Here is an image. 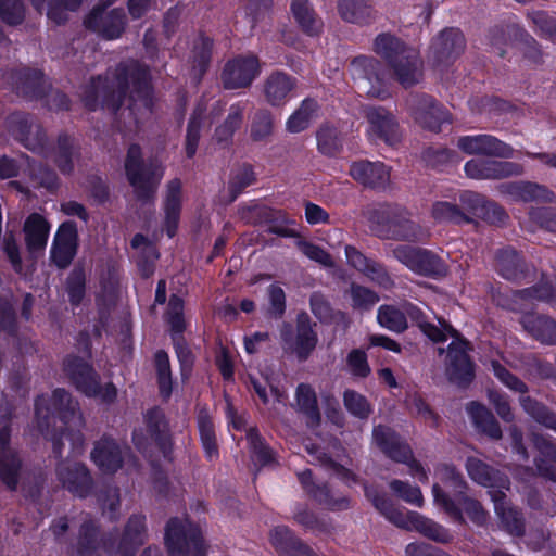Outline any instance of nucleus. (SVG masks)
<instances>
[{
  "instance_id": "42",
  "label": "nucleus",
  "mask_w": 556,
  "mask_h": 556,
  "mask_svg": "<svg viewBox=\"0 0 556 556\" xmlns=\"http://www.w3.org/2000/svg\"><path fill=\"white\" fill-rule=\"evenodd\" d=\"M339 11L342 18L351 23L367 22L371 14L367 0H340Z\"/></svg>"
},
{
  "instance_id": "28",
  "label": "nucleus",
  "mask_w": 556,
  "mask_h": 556,
  "mask_svg": "<svg viewBox=\"0 0 556 556\" xmlns=\"http://www.w3.org/2000/svg\"><path fill=\"white\" fill-rule=\"evenodd\" d=\"M463 34L456 28L442 31L432 42L431 49L439 62H448L464 50Z\"/></svg>"
},
{
  "instance_id": "47",
  "label": "nucleus",
  "mask_w": 556,
  "mask_h": 556,
  "mask_svg": "<svg viewBox=\"0 0 556 556\" xmlns=\"http://www.w3.org/2000/svg\"><path fill=\"white\" fill-rule=\"evenodd\" d=\"M247 439L251 447L252 458L260 466L268 465L273 460L270 450L263 443L258 432L254 428L247 430Z\"/></svg>"
},
{
  "instance_id": "11",
  "label": "nucleus",
  "mask_w": 556,
  "mask_h": 556,
  "mask_svg": "<svg viewBox=\"0 0 556 556\" xmlns=\"http://www.w3.org/2000/svg\"><path fill=\"white\" fill-rule=\"evenodd\" d=\"M392 254L394 258L416 274L443 276L446 273L444 263L428 250L400 245L393 249Z\"/></svg>"
},
{
  "instance_id": "29",
  "label": "nucleus",
  "mask_w": 556,
  "mask_h": 556,
  "mask_svg": "<svg viewBox=\"0 0 556 556\" xmlns=\"http://www.w3.org/2000/svg\"><path fill=\"white\" fill-rule=\"evenodd\" d=\"M25 241L31 254L42 252L47 245L50 225L39 214H31L24 224Z\"/></svg>"
},
{
  "instance_id": "55",
  "label": "nucleus",
  "mask_w": 556,
  "mask_h": 556,
  "mask_svg": "<svg viewBox=\"0 0 556 556\" xmlns=\"http://www.w3.org/2000/svg\"><path fill=\"white\" fill-rule=\"evenodd\" d=\"M273 130V116L267 111H260L255 114L251 124V136L254 140H262L268 137Z\"/></svg>"
},
{
  "instance_id": "54",
  "label": "nucleus",
  "mask_w": 556,
  "mask_h": 556,
  "mask_svg": "<svg viewBox=\"0 0 556 556\" xmlns=\"http://www.w3.org/2000/svg\"><path fill=\"white\" fill-rule=\"evenodd\" d=\"M202 119L203 111L199 108L191 117L187 129L186 152L189 157H192L195 154Z\"/></svg>"
},
{
  "instance_id": "3",
  "label": "nucleus",
  "mask_w": 556,
  "mask_h": 556,
  "mask_svg": "<svg viewBox=\"0 0 556 556\" xmlns=\"http://www.w3.org/2000/svg\"><path fill=\"white\" fill-rule=\"evenodd\" d=\"M466 468L475 482L490 489L489 493L494 502L495 511L506 529L511 534H521L522 522L519 513L505 502L503 489H508V480L497 476L486 464L476 457L467 459Z\"/></svg>"
},
{
  "instance_id": "20",
  "label": "nucleus",
  "mask_w": 556,
  "mask_h": 556,
  "mask_svg": "<svg viewBox=\"0 0 556 556\" xmlns=\"http://www.w3.org/2000/svg\"><path fill=\"white\" fill-rule=\"evenodd\" d=\"M420 311L410 303L401 306L382 305L378 309V324L393 332H403L407 328V317L418 320Z\"/></svg>"
},
{
  "instance_id": "33",
  "label": "nucleus",
  "mask_w": 556,
  "mask_h": 556,
  "mask_svg": "<svg viewBox=\"0 0 556 556\" xmlns=\"http://www.w3.org/2000/svg\"><path fill=\"white\" fill-rule=\"evenodd\" d=\"M294 408L306 418L308 427L318 425L320 414L315 390L307 383H300L294 394Z\"/></svg>"
},
{
  "instance_id": "53",
  "label": "nucleus",
  "mask_w": 556,
  "mask_h": 556,
  "mask_svg": "<svg viewBox=\"0 0 556 556\" xmlns=\"http://www.w3.org/2000/svg\"><path fill=\"white\" fill-rule=\"evenodd\" d=\"M155 364L159 376V383L161 393L164 396H168L170 393V370H169V359L165 352L157 351L155 354Z\"/></svg>"
},
{
  "instance_id": "58",
  "label": "nucleus",
  "mask_w": 556,
  "mask_h": 556,
  "mask_svg": "<svg viewBox=\"0 0 556 556\" xmlns=\"http://www.w3.org/2000/svg\"><path fill=\"white\" fill-rule=\"evenodd\" d=\"M349 370L356 377H367L370 372V367L367 362V355L364 351L354 349L346 358Z\"/></svg>"
},
{
  "instance_id": "27",
  "label": "nucleus",
  "mask_w": 556,
  "mask_h": 556,
  "mask_svg": "<svg viewBox=\"0 0 556 556\" xmlns=\"http://www.w3.org/2000/svg\"><path fill=\"white\" fill-rule=\"evenodd\" d=\"M345 256L348 263L362 271L367 277H369L372 281L378 285L388 288L391 285V279L386 270L377 263L371 260H368L365 255H363L356 248L352 245L345 247Z\"/></svg>"
},
{
  "instance_id": "18",
  "label": "nucleus",
  "mask_w": 556,
  "mask_h": 556,
  "mask_svg": "<svg viewBox=\"0 0 556 556\" xmlns=\"http://www.w3.org/2000/svg\"><path fill=\"white\" fill-rule=\"evenodd\" d=\"M85 25L108 39H114L124 29V14L121 10L106 12L103 8H94L85 20Z\"/></svg>"
},
{
  "instance_id": "23",
  "label": "nucleus",
  "mask_w": 556,
  "mask_h": 556,
  "mask_svg": "<svg viewBox=\"0 0 556 556\" xmlns=\"http://www.w3.org/2000/svg\"><path fill=\"white\" fill-rule=\"evenodd\" d=\"M391 67L403 87L416 85L422 78V61L419 53L413 48L403 50V55L395 59Z\"/></svg>"
},
{
  "instance_id": "10",
  "label": "nucleus",
  "mask_w": 556,
  "mask_h": 556,
  "mask_svg": "<svg viewBox=\"0 0 556 556\" xmlns=\"http://www.w3.org/2000/svg\"><path fill=\"white\" fill-rule=\"evenodd\" d=\"M380 64L369 56H357L350 64V74L358 88L370 97L384 98L388 93Z\"/></svg>"
},
{
  "instance_id": "14",
  "label": "nucleus",
  "mask_w": 556,
  "mask_h": 556,
  "mask_svg": "<svg viewBox=\"0 0 556 556\" xmlns=\"http://www.w3.org/2000/svg\"><path fill=\"white\" fill-rule=\"evenodd\" d=\"M457 147L469 155L481 154L504 159H509L514 155V150L510 146L485 134L459 137Z\"/></svg>"
},
{
  "instance_id": "6",
  "label": "nucleus",
  "mask_w": 556,
  "mask_h": 556,
  "mask_svg": "<svg viewBox=\"0 0 556 556\" xmlns=\"http://www.w3.org/2000/svg\"><path fill=\"white\" fill-rule=\"evenodd\" d=\"M365 494L372 502L374 506L396 527L409 531H418L425 536L441 543L450 541L451 535L448 532L432 520L422 517L418 513L394 508L389 498L384 495H377L370 488H365Z\"/></svg>"
},
{
  "instance_id": "49",
  "label": "nucleus",
  "mask_w": 556,
  "mask_h": 556,
  "mask_svg": "<svg viewBox=\"0 0 556 556\" xmlns=\"http://www.w3.org/2000/svg\"><path fill=\"white\" fill-rule=\"evenodd\" d=\"M318 150L325 155H333L341 148V140L336 128L321 127L317 132Z\"/></svg>"
},
{
  "instance_id": "21",
  "label": "nucleus",
  "mask_w": 556,
  "mask_h": 556,
  "mask_svg": "<svg viewBox=\"0 0 556 556\" xmlns=\"http://www.w3.org/2000/svg\"><path fill=\"white\" fill-rule=\"evenodd\" d=\"M166 431L167 425L163 414L159 409H152L146 415L144 428H139L134 431V443L140 451L144 450L151 442L163 445Z\"/></svg>"
},
{
  "instance_id": "41",
  "label": "nucleus",
  "mask_w": 556,
  "mask_h": 556,
  "mask_svg": "<svg viewBox=\"0 0 556 556\" xmlns=\"http://www.w3.org/2000/svg\"><path fill=\"white\" fill-rule=\"evenodd\" d=\"M317 112V103L311 99L304 100L286 123L289 132L296 134L306 129Z\"/></svg>"
},
{
  "instance_id": "64",
  "label": "nucleus",
  "mask_w": 556,
  "mask_h": 556,
  "mask_svg": "<svg viewBox=\"0 0 556 556\" xmlns=\"http://www.w3.org/2000/svg\"><path fill=\"white\" fill-rule=\"evenodd\" d=\"M212 49V41L206 37H200L194 45V62L199 66L200 72L208 62Z\"/></svg>"
},
{
  "instance_id": "52",
  "label": "nucleus",
  "mask_w": 556,
  "mask_h": 556,
  "mask_svg": "<svg viewBox=\"0 0 556 556\" xmlns=\"http://www.w3.org/2000/svg\"><path fill=\"white\" fill-rule=\"evenodd\" d=\"M432 216L439 222L462 223L467 220L464 213L450 202H437L432 207Z\"/></svg>"
},
{
  "instance_id": "1",
  "label": "nucleus",
  "mask_w": 556,
  "mask_h": 556,
  "mask_svg": "<svg viewBox=\"0 0 556 556\" xmlns=\"http://www.w3.org/2000/svg\"><path fill=\"white\" fill-rule=\"evenodd\" d=\"M130 86L128 108L130 113L135 114L140 110L149 112L152 103L149 73L147 68L135 63L127 71L122 68L116 81H109L108 78L93 80L86 90L85 104L90 110H96L101 104L103 108L115 111L119 108L125 89Z\"/></svg>"
},
{
  "instance_id": "45",
  "label": "nucleus",
  "mask_w": 556,
  "mask_h": 556,
  "mask_svg": "<svg viewBox=\"0 0 556 556\" xmlns=\"http://www.w3.org/2000/svg\"><path fill=\"white\" fill-rule=\"evenodd\" d=\"M520 404L525 412L529 414L539 424L544 425L556 432V415L548 413L544 406L539 404L530 396L522 395L520 397Z\"/></svg>"
},
{
  "instance_id": "22",
  "label": "nucleus",
  "mask_w": 556,
  "mask_h": 556,
  "mask_svg": "<svg viewBox=\"0 0 556 556\" xmlns=\"http://www.w3.org/2000/svg\"><path fill=\"white\" fill-rule=\"evenodd\" d=\"M58 477L63 485L73 494L84 497L91 488V478L85 465L64 463L58 468Z\"/></svg>"
},
{
  "instance_id": "26",
  "label": "nucleus",
  "mask_w": 556,
  "mask_h": 556,
  "mask_svg": "<svg viewBox=\"0 0 556 556\" xmlns=\"http://www.w3.org/2000/svg\"><path fill=\"white\" fill-rule=\"evenodd\" d=\"M374 442L392 459L407 463L412 457L410 448L401 442L396 434L387 427L378 426L374 429Z\"/></svg>"
},
{
  "instance_id": "8",
  "label": "nucleus",
  "mask_w": 556,
  "mask_h": 556,
  "mask_svg": "<svg viewBox=\"0 0 556 556\" xmlns=\"http://www.w3.org/2000/svg\"><path fill=\"white\" fill-rule=\"evenodd\" d=\"M165 544L170 556H206L200 529L189 520H169Z\"/></svg>"
},
{
  "instance_id": "48",
  "label": "nucleus",
  "mask_w": 556,
  "mask_h": 556,
  "mask_svg": "<svg viewBox=\"0 0 556 556\" xmlns=\"http://www.w3.org/2000/svg\"><path fill=\"white\" fill-rule=\"evenodd\" d=\"M343 403L349 413L357 418H367L371 412L366 397L354 390H346L343 394Z\"/></svg>"
},
{
  "instance_id": "63",
  "label": "nucleus",
  "mask_w": 556,
  "mask_h": 556,
  "mask_svg": "<svg viewBox=\"0 0 556 556\" xmlns=\"http://www.w3.org/2000/svg\"><path fill=\"white\" fill-rule=\"evenodd\" d=\"M3 251L8 255L12 266L16 271L22 270L20 251L16 239L12 232H7L3 239Z\"/></svg>"
},
{
  "instance_id": "57",
  "label": "nucleus",
  "mask_w": 556,
  "mask_h": 556,
  "mask_svg": "<svg viewBox=\"0 0 556 556\" xmlns=\"http://www.w3.org/2000/svg\"><path fill=\"white\" fill-rule=\"evenodd\" d=\"M0 16L8 24H18L24 17V8L20 0H0Z\"/></svg>"
},
{
  "instance_id": "9",
  "label": "nucleus",
  "mask_w": 556,
  "mask_h": 556,
  "mask_svg": "<svg viewBox=\"0 0 556 556\" xmlns=\"http://www.w3.org/2000/svg\"><path fill=\"white\" fill-rule=\"evenodd\" d=\"M125 170L128 181L139 199H148L154 193L164 173L161 165H151L150 167L143 165L141 150L138 146L129 147Z\"/></svg>"
},
{
  "instance_id": "32",
  "label": "nucleus",
  "mask_w": 556,
  "mask_h": 556,
  "mask_svg": "<svg viewBox=\"0 0 556 556\" xmlns=\"http://www.w3.org/2000/svg\"><path fill=\"white\" fill-rule=\"evenodd\" d=\"M10 439V430L7 426L0 429V447L2 456L0 460V478L10 488L14 489L17 483L20 459L16 454L7 448Z\"/></svg>"
},
{
  "instance_id": "15",
  "label": "nucleus",
  "mask_w": 556,
  "mask_h": 556,
  "mask_svg": "<svg viewBox=\"0 0 556 556\" xmlns=\"http://www.w3.org/2000/svg\"><path fill=\"white\" fill-rule=\"evenodd\" d=\"M465 173L469 178L501 179L523 174V166L515 162L470 160L465 164Z\"/></svg>"
},
{
  "instance_id": "16",
  "label": "nucleus",
  "mask_w": 556,
  "mask_h": 556,
  "mask_svg": "<svg viewBox=\"0 0 556 556\" xmlns=\"http://www.w3.org/2000/svg\"><path fill=\"white\" fill-rule=\"evenodd\" d=\"M412 115L421 127L438 131L443 123H450V114L431 97H416L410 103Z\"/></svg>"
},
{
  "instance_id": "5",
  "label": "nucleus",
  "mask_w": 556,
  "mask_h": 556,
  "mask_svg": "<svg viewBox=\"0 0 556 556\" xmlns=\"http://www.w3.org/2000/svg\"><path fill=\"white\" fill-rule=\"evenodd\" d=\"M371 230L397 240L415 241L424 236L421 227L409 218L408 212L393 204H380L366 211Z\"/></svg>"
},
{
  "instance_id": "24",
  "label": "nucleus",
  "mask_w": 556,
  "mask_h": 556,
  "mask_svg": "<svg viewBox=\"0 0 556 556\" xmlns=\"http://www.w3.org/2000/svg\"><path fill=\"white\" fill-rule=\"evenodd\" d=\"M181 184L178 180H172L167 185L163 212H164V230L169 238L174 237L179 225L181 213Z\"/></svg>"
},
{
  "instance_id": "2",
  "label": "nucleus",
  "mask_w": 556,
  "mask_h": 556,
  "mask_svg": "<svg viewBox=\"0 0 556 556\" xmlns=\"http://www.w3.org/2000/svg\"><path fill=\"white\" fill-rule=\"evenodd\" d=\"M35 414L39 429L43 432L49 428L50 421L56 424V417L60 421L58 428L66 429V433L60 437L51 435L53 450L56 454H61L63 437L70 441L72 451L79 452L84 444V435L81 428L84 419L78 409V403L74 401L71 394L64 389H56L51 395H40L35 402Z\"/></svg>"
},
{
  "instance_id": "25",
  "label": "nucleus",
  "mask_w": 556,
  "mask_h": 556,
  "mask_svg": "<svg viewBox=\"0 0 556 556\" xmlns=\"http://www.w3.org/2000/svg\"><path fill=\"white\" fill-rule=\"evenodd\" d=\"M350 174L355 180L372 188H383L390 180V169L379 162L362 161L354 163L351 166Z\"/></svg>"
},
{
  "instance_id": "59",
  "label": "nucleus",
  "mask_w": 556,
  "mask_h": 556,
  "mask_svg": "<svg viewBox=\"0 0 556 556\" xmlns=\"http://www.w3.org/2000/svg\"><path fill=\"white\" fill-rule=\"evenodd\" d=\"M298 247L309 260L315 261L325 267H333L334 263L332 257L320 247L305 241H300Z\"/></svg>"
},
{
  "instance_id": "61",
  "label": "nucleus",
  "mask_w": 556,
  "mask_h": 556,
  "mask_svg": "<svg viewBox=\"0 0 556 556\" xmlns=\"http://www.w3.org/2000/svg\"><path fill=\"white\" fill-rule=\"evenodd\" d=\"M491 366H492L494 375L507 388H509L513 391L520 392V393H525L527 391V386L522 381H520L517 377L511 375L498 362L492 361Z\"/></svg>"
},
{
  "instance_id": "31",
  "label": "nucleus",
  "mask_w": 556,
  "mask_h": 556,
  "mask_svg": "<svg viewBox=\"0 0 556 556\" xmlns=\"http://www.w3.org/2000/svg\"><path fill=\"white\" fill-rule=\"evenodd\" d=\"M92 460L103 472H115L122 466V450L112 440L99 441L91 454Z\"/></svg>"
},
{
  "instance_id": "56",
  "label": "nucleus",
  "mask_w": 556,
  "mask_h": 556,
  "mask_svg": "<svg viewBox=\"0 0 556 556\" xmlns=\"http://www.w3.org/2000/svg\"><path fill=\"white\" fill-rule=\"evenodd\" d=\"M83 0H54L49 3L47 15L56 24L66 20L65 11H75L81 4Z\"/></svg>"
},
{
  "instance_id": "44",
  "label": "nucleus",
  "mask_w": 556,
  "mask_h": 556,
  "mask_svg": "<svg viewBox=\"0 0 556 556\" xmlns=\"http://www.w3.org/2000/svg\"><path fill=\"white\" fill-rule=\"evenodd\" d=\"M496 262L497 269L504 278L515 280L521 276L520 258L515 250L504 249L500 251Z\"/></svg>"
},
{
  "instance_id": "62",
  "label": "nucleus",
  "mask_w": 556,
  "mask_h": 556,
  "mask_svg": "<svg viewBox=\"0 0 556 556\" xmlns=\"http://www.w3.org/2000/svg\"><path fill=\"white\" fill-rule=\"evenodd\" d=\"M351 298L353 306L356 308H368L375 305L379 298L378 295L367 288L355 286L351 287Z\"/></svg>"
},
{
  "instance_id": "17",
  "label": "nucleus",
  "mask_w": 556,
  "mask_h": 556,
  "mask_svg": "<svg viewBox=\"0 0 556 556\" xmlns=\"http://www.w3.org/2000/svg\"><path fill=\"white\" fill-rule=\"evenodd\" d=\"M447 374L452 381L464 384L473 376L472 364L467 355V343L456 338L448 345Z\"/></svg>"
},
{
  "instance_id": "38",
  "label": "nucleus",
  "mask_w": 556,
  "mask_h": 556,
  "mask_svg": "<svg viewBox=\"0 0 556 556\" xmlns=\"http://www.w3.org/2000/svg\"><path fill=\"white\" fill-rule=\"evenodd\" d=\"M144 538V517L139 515L130 517L119 543V553L123 556H132L135 551L143 544Z\"/></svg>"
},
{
  "instance_id": "35",
  "label": "nucleus",
  "mask_w": 556,
  "mask_h": 556,
  "mask_svg": "<svg viewBox=\"0 0 556 556\" xmlns=\"http://www.w3.org/2000/svg\"><path fill=\"white\" fill-rule=\"evenodd\" d=\"M521 324L535 340L543 344H556V321L545 316L527 314Z\"/></svg>"
},
{
  "instance_id": "36",
  "label": "nucleus",
  "mask_w": 556,
  "mask_h": 556,
  "mask_svg": "<svg viewBox=\"0 0 556 556\" xmlns=\"http://www.w3.org/2000/svg\"><path fill=\"white\" fill-rule=\"evenodd\" d=\"M294 80L285 73L277 72L270 75L264 86L266 100L271 105L283 104L294 88Z\"/></svg>"
},
{
  "instance_id": "37",
  "label": "nucleus",
  "mask_w": 556,
  "mask_h": 556,
  "mask_svg": "<svg viewBox=\"0 0 556 556\" xmlns=\"http://www.w3.org/2000/svg\"><path fill=\"white\" fill-rule=\"evenodd\" d=\"M270 543L280 556H315L307 546L294 540L285 527L270 532Z\"/></svg>"
},
{
  "instance_id": "30",
  "label": "nucleus",
  "mask_w": 556,
  "mask_h": 556,
  "mask_svg": "<svg viewBox=\"0 0 556 556\" xmlns=\"http://www.w3.org/2000/svg\"><path fill=\"white\" fill-rule=\"evenodd\" d=\"M501 191L515 201H552L554 199L553 192L545 187L529 181L504 184L501 186Z\"/></svg>"
},
{
  "instance_id": "51",
  "label": "nucleus",
  "mask_w": 556,
  "mask_h": 556,
  "mask_svg": "<svg viewBox=\"0 0 556 556\" xmlns=\"http://www.w3.org/2000/svg\"><path fill=\"white\" fill-rule=\"evenodd\" d=\"M390 489L408 504L421 506L424 503V497L418 486L410 485L401 480H393L390 483Z\"/></svg>"
},
{
  "instance_id": "7",
  "label": "nucleus",
  "mask_w": 556,
  "mask_h": 556,
  "mask_svg": "<svg viewBox=\"0 0 556 556\" xmlns=\"http://www.w3.org/2000/svg\"><path fill=\"white\" fill-rule=\"evenodd\" d=\"M64 370L76 389L89 397H97L103 403H112L117 395V390L112 383L103 386L99 377L87 361L72 356L64 363Z\"/></svg>"
},
{
  "instance_id": "50",
  "label": "nucleus",
  "mask_w": 556,
  "mask_h": 556,
  "mask_svg": "<svg viewBox=\"0 0 556 556\" xmlns=\"http://www.w3.org/2000/svg\"><path fill=\"white\" fill-rule=\"evenodd\" d=\"M243 109L236 104L231 105L225 123L216 129V137L219 141H226L239 128L242 122Z\"/></svg>"
},
{
  "instance_id": "40",
  "label": "nucleus",
  "mask_w": 556,
  "mask_h": 556,
  "mask_svg": "<svg viewBox=\"0 0 556 556\" xmlns=\"http://www.w3.org/2000/svg\"><path fill=\"white\" fill-rule=\"evenodd\" d=\"M467 410L475 425L488 435L494 439L501 438V428L493 415L481 404L471 402Z\"/></svg>"
},
{
  "instance_id": "4",
  "label": "nucleus",
  "mask_w": 556,
  "mask_h": 556,
  "mask_svg": "<svg viewBox=\"0 0 556 556\" xmlns=\"http://www.w3.org/2000/svg\"><path fill=\"white\" fill-rule=\"evenodd\" d=\"M437 476L440 481L453 492L455 500L450 498L447 494H445L439 484H434L432 488V493L434 497V502L443 507L447 513L459 516L460 509L459 505L463 506L464 511L468 515V517L476 523H482L485 521V511L479 502L465 496L464 489L466 488V483L463 481L460 475L456 472L453 466L444 465L437 470Z\"/></svg>"
},
{
  "instance_id": "12",
  "label": "nucleus",
  "mask_w": 556,
  "mask_h": 556,
  "mask_svg": "<svg viewBox=\"0 0 556 556\" xmlns=\"http://www.w3.org/2000/svg\"><path fill=\"white\" fill-rule=\"evenodd\" d=\"M367 119V135L372 141H383L395 144L400 140L399 124L395 117L381 106H369L365 111Z\"/></svg>"
},
{
  "instance_id": "13",
  "label": "nucleus",
  "mask_w": 556,
  "mask_h": 556,
  "mask_svg": "<svg viewBox=\"0 0 556 556\" xmlns=\"http://www.w3.org/2000/svg\"><path fill=\"white\" fill-rule=\"evenodd\" d=\"M260 74V64L255 56H239L229 61L223 71L224 86L228 89L244 88Z\"/></svg>"
},
{
  "instance_id": "60",
  "label": "nucleus",
  "mask_w": 556,
  "mask_h": 556,
  "mask_svg": "<svg viewBox=\"0 0 556 556\" xmlns=\"http://www.w3.org/2000/svg\"><path fill=\"white\" fill-rule=\"evenodd\" d=\"M66 290L73 304L80 303L85 293V274L81 269L74 270L70 275Z\"/></svg>"
},
{
  "instance_id": "43",
  "label": "nucleus",
  "mask_w": 556,
  "mask_h": 556,
  "mask_svg": "<svg viewBox=\"0 0 556 556\" xmlns=\"http://www.w3.org/2000/svg\"><path fill=\"white\" fill-rule=\"evenodd\" d=\"M408 49L395 37L388 34L379 35L375 40L376 53L388 60L391 66L395 59H400L403 55V50Z\"/></svg>"
},
{
  "instance_id": "39",
  "label": "nucleus",
  "mask_w": 556,
  "mask_h": 556,
  "mask_svg": "<svg viewBox=\"0 0 556 556\" xmlns=\"http://www.w3.org/2000/svg\"><path fill=\"white\" fill-rule=\"evenodd\" d=\"M291 12L296 24L308 35H316L321 29V22L316 17L308 0H293Z\"/></svg>"
},
{
  "instance_id": "19",
  "label": "nucleus",
  "mask_w": 556,
  "mask_h": 556,
  "mask_svg": "<svg viewBox=\"0 0 556 556\" xmlns=\"http://www.w3.org/2000/svg\"><path fill=\"white\" fill-rule=\"evenodd\" d=\"M77 230L73 223H63L54 237L51 260L61 268L66 267L76 253Z\"/></svg>"
},
{
  "instance_id": "34",
  "label": "nucleus",
  "mask_w": 556,
  "mask_h": 556,
  "mask_svg": "<svg viewBox=\"0 0 556 556\" xmlns=\"http://www.w3.org/2000/svg\"><path fill=\"white\" fill-rule=\"evenodd\" d=\"M289 333V329L285 328L282 331V338L285 342L289 344V348L292 349L299 357H307L308 354L315 349L317 343L316 334L309 325L307 316H302L299 318L296 340L293 344L290 343Z\"/></svg>"
},
{
  "instance_id": "46",
  "label": "nucleus",
  "mask_w": 556,
  "mask_h": 556,
  "mask_svg": "<svg viewBox=\"0 0 556 556\" xmlns=\"http://www.w3.org/2000/svg\"><path fill=\"white\" fill-rule=\"evenodd\" d=\"M541 300L552 305H556V281L555 283L544 282L539 288H531L522 290L515 294V301H530Z\"/></svg>"
}]
</instances>
